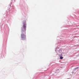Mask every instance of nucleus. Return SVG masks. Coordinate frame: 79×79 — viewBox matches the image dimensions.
I'll list each match as a JSON object with an SVG mask.
<instances>
[{"label": "nucleus", "mask_w": 79, "mask_h": 79, "mask_svg": "<svg viewBox=\"0 0 79 79\" xmlns=\"http://www.w3.org/2000/svg\"><path fill=\"white\" fill-rule=\"evenodd\" d=\"M23 25L21 29L22 34L21 35V40H25L26 39V22L23 21Z\"/></svg>", "instance_id": "obj_1"}, {"label": "nucleus", "mask_w": 79, "mask_h": 79, "mask_svg": "<svg viewBox=\"0 0 79 79\" xmlns=\"http://www.w3.org/2000/svg\"><path fill=\"white\" fill-rule=\"evenodd\" d=\"M63 57H62V56H60V59H63Z\"/></svg>", "instance_id": "obj_2"}]
</instances>
